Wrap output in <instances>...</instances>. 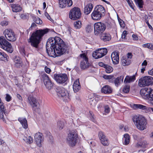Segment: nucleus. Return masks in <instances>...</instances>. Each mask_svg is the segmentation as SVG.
I'll return each mask as SVG.
<instances>
[{"label": "nucleus", "mask_w": 153, "mask_h": 153, "mask_svg": "<svg viewBox=\"0 0 153 153\" xmlns=\"http://www.w3.org/2000/svg\"><path fill=\"white\" fill-rule=\"evenodd\" d=\"M81 59L80 63V67L82 69L88 68L90 65V64L88 61V59L85 53L81 54L80 55Z\"/></svg>", "instance_id": "9d476101"}, {"label": "nucleus", "mask_w": 153, "mask_h": 153, "mask_svg": "<svg viewBox=\"0 0 153 153\" xmlns=\"http://www.w3.org/2000/svg\"><path fill=\"white\" fill-rule=\"evenodd\" d=\"M48 32V29L47 28L36 30L32 34L28 40V42L32 47L37 48L42 37Z\"/></svg>", "instance_id": "f03ea898"}, {"label": "nucleus", "mask_w": 153, "mask_h": 153, "mask_svg": "<svg viewBox=\"0 0 153 153\" xmlns=\"http://www.w3.org/2000/svg\"><path fill=\"white\" fill-rule=\"evenodd\" d=\"M45 15L47 17L48 19L49 20H51V18L48 13H47V12H45Z\"/></svg>", "instance_id": "338daca9"}, {"label": "nucleus", "mask_w": 153, "mask_h": 153, "mask_svg": "<svg viewBox=\"0 0 153 153\" xmlns=\"http://www.w3.org/2000/svg\"><path fill=\"white\" fill-rule=\"evenodd\" d=\"M111 58L114 64H117L119 62V53L118 51L113 52L111 55Z\"/></svg>", "instance_id": "aec40b11"}, {"label": "nucleus", "mask_w": 153, "mask_h": 153, "mask_svg": "<svg viewBox=\"0 0 153 153\" xmlns=\"http://www.w3.org/2000/svg\"><path fill=\"white\" fill-rule=\"evenodd\" d=\"M28 102L32 106L33 111L37 112H39L40 105L36 98L29 96L28 98Z\"/></svg>", "instance_id": "0eeeda50"}, {"label": "nucleus", "mask_w": 153, "mask_h": 153, "mask_svg": "<svg viewBox=\"0 0 153 153\" xmlns=\"http://www.w3.org/2000/svg\"><path fill=\"white\" fill-rule=\"evenodd\" d=\"M102 92L105 94L110 93L112 92V90L111 87L108 85L104 86L102 89Z\"/></svg>", "instance_id": "c756f323"}, {"label": "nucleus", "mask_w": 153, "mask_h": 153, "mask_svg": "<svg viewBox=\"0 0 153 153\" xmlns=\"http://www.w3.org/2000/svg\"><path fill=\"white\" fill-rule=\"evenodd\" d=\"M78 137V135L76 130L70 131L66 139L67 143L70 147L75 146L77 142Z\"/></svg>", "instance_id": "20e7f679"}, {"label": "nucleus", "mask_w": 153, "mask_h": 153, "mask_svg": "<svg viewBox=\"0 0 153 153\" xmlns=\"http://www.w3.org/2000/svg\"><path fill=\"white\" fill-rule=\"evenodd\" d=\"M149 100L150 103L153 105V89L151 88V91H150L149 94Z\"/></svg>", "instance_id": "a19ab883"}, {"label": "nucleus", "mask_w": 153, "mask_h": 153, "mask_svg": "<svg viewBox=\"0 0 153 153\" xmlns=\"http://www.w3.org/2000/svg\"><path fill=\"white\" fill-rule=\"evenodd\" d=\"M89 113H90V119L93 122H95V120L94 117L93 115L92 114V112H91V111H90Z\"/></svg>", "instance_id": "052dcab7"}, {"label": "nucleus", "mask_w": 153, "mask_h": 153, "mask_svg": "<svg viewBox=\"0 0 153 153\" xmlns=\"http://www.w3.org/2000/svg\"><path fill=\"white\" fill-rule=\"evenodd\" d=\"M131 63V60L126 57H123L122 59V64L123 66L129 65Z\"/></svg>", "instance_id": "7c9ffc66"}, {"label": "nucleus", "mask_w": 153, "mask_h": 153, "mask_svg": "<svg viewBox=\"0 0 153 153\" xmlns=\"http://www.w3.org/2000/svg\"><path fill=\"white\" fill-rule=\"evenodd\" d=\"M81 14L80 9L75 7L70 10L69 13V18L72 20H76L80 17Z\"/></svg>", "instance_id": "6e6552de"}, {"label": "nucleus", "mask_w": 153, "mask_h": 153, "mask_svg": "<svg viewBox=\"0 0 153 153\" xmlns=\"http://www.w3.org/2000/svg\"><path fill=\"white\" fill-rule=\"evenodd\" d=\"M57 126L59 130H62L64 127L63 122L61 121H58L57 123Z\"/></svg>", "instance_id": "37998d69"}, {"label": "nucleus", "mask_w": 153, "mask_h": 153, "mask_svg": "<svg viewBox=\"0 0 153 153\" xmlns=\"http://www.w3.org/2000/svg\"><path fill=\"white\" fill-rule=\"evenodd\" d=\"M105 111V113H108L110 111V108L108 106L106 105L104 106Z\"/></svg>", "instance_id": "603ef678"}, {"label": "nucleus", "mask_w": 153, "mask_h": 153, "mask_svg": "<svg viewBox=\"0 0 153 153\" xmlns=\"http://www.w3.org/2000/svg\"><path fill=\"white\" fill-rule=\"evenodd\" d=\"M3 34L7 39L10 41L14 42L16 40L15 34L11 29H5Z\"/></svg>", "instance_id": "9b49d317"}, {"label": "nucleus", "mask_w": 153, "mask_h": 153, "mask_svg": "<svg viewBox=\"0 0 153 153\" xmlns=\"http://www.w3.org/2000/svg\"><path fill=\"white\" fill-rule=\"evenodd\" d=\"M74 26L76 29H79L81 27V22L78 21L74 23Z\"/></svg>", "instance_id": "ea45409f"}, {"label": "nucleus", "mask_w": 153, "mask_h": 153, "mask_svg": "<svg viewBox=\"0 0 153 153\" xmlns=\"http://www.w3.org/2000/svg\"><path fill=\"white\" fill-rule=\"evenodd\" d=\"M133 109H135L137 108L145 110L146 113H152V108L147 107L146 106L141 104H134L133 106Z\"/></svg>", "instance_id": "a211bd4d"}, {"label": "nucleus", "mask_w": 153, "mask_h": 153, "mask_svg": "<svg viewBox=\"0 0 153 153\" xmlns=\"http://www.w3.org/2000/svg\"><path fill=\"white\" fill-rule=\"evenodd\" d=\"M94 27L95 34L97 35L104 31L105 29L106 26L104 23L98 22L94 24Z\"/></svg>", "instance_id": "f8f14e48"}, {"label": "nucleus", "mask_w": 153, "mask_h": 153, "mask_svg": "<svg viewBox=\"0 0 153 153\" xmlns=\"http://www.w3.org/2000/svg\"><path fill=\"white\" fill-rule=\"evenodd\" d=\"M151 91V88H145L141 90L140 94L143 98L147 99L149 97V94Z\"/></svg>", "instance_id": "6ab92c4d"}, {"label": "nucleus", "mask_w": 153, "mask_h": 153, "mask_svg": "<svg viewBox=\"0 0 153 153\" xmlns=\"http://www.w3.org/2000/svg\"><path fill=\"white\" fill-rule=\"evenodd\" d=\"M14 62L15 63V65L16 67L20 68L22 66V62L19 57H16L14 59Z\"/></svg>", "instance_id": "c85d7f7f"}, {"label": "nucleus", "mask_w": 153, "mask_h": 153, "mask_svg": "<svg viewBox=\"0 0 153 153\" xmlns=\"http://www.w3.org/2000/svg\"><path fill=\"white\" fill-rule=\"evenodd\" d=\"M113 77V76L111 75H103V77L105 79H109V81L111 80V79Z\"/></svg>", "instance_id": "3c124183"}, {"label": "nucleus", "mask_w": 153, "mask_h": 153, "mask_svg": "<svg viewBox=\"0 0 153 153\" xmlns=\"http://www.w3.org/2000/svg\"><path fill=\"white\" fill-rule=\"evenodd\" d=\"M8 56L4 52H0V60L4 62L8 61Z\"/></svg>", "instance_id": "72a5a7b5"}, {"label": "nucleus", "mask_w": 153, "mask_h": 153, "mask_svg": "<svg viewBox=\"0 0 153 153\" xmlns=\"http://www.w3.org/2000/svg\"><path fill=\"white\" fill-rule=\"evenodd\" d=\"M153 83V78L152 76H146L140 79L138 81V85L141 87L148 86Z\"/></svg>", "instance_id": "39448f33"}, {"label": "nucleus", "mask_w": 153, "mask_h": 153, "mask_svg": "<svg viewBox=\"0 0 153 153\" xmlns=\"http://www.w3.org/2000/svg\"><path fill=\"white\" fill-rule=\"evenodd\" d=\"M100 38L103 41L106 42L111 39V36L109 33H104L102 34Z\"/></svg>", "instance_id": "bb28decb"}, {"label": "nucleus", "mask_w": 153, "mask_h": 153, "mask_svg": "<svg viewBox=\"0 0 153 153\" xmlns=\"http://www.w3.org/2000/svg\"><path fill=\"white\" fill-rule=\"evenodd\" d=\"M93 6L91 3H88L86 5L84 8V13L86 15L89 14L92 11Z\"/></svg>", "instance_id": "5701e85b"}, {"label": "nucleus", "mask_w": 153, "mask_h": 153, "mask_svg": "<svg viewBox=\"0 0 153 153\" xmlns=\"http://www.w3.org/2000/svg\"><path fill=\"white\" fill-rule=\"evenodd\" d=\"M34 138L36 145L39 147H42V143L44 140V137L42 134L39 132L36 133L35 135Z\"/></svg>", "instance_id": "dca6fc26"}, {"label": "nucleus", "mask_w": 153, "mask_h": 153, "mask_svg": "<svg viewBox=\"0 0 153 153\" xmlns=\"http://www.w3.org/2000/svg\"><path fill=\"white\" fill-rule=\"evenodd\" d=\"M93 30V26L91 24L88 25L86 27L85 30L86 32L90 33L92 32Z\"/></svg>", "instance_id": "e433bc0d"}, {"label": "nucleus", "mask_w": 153, "mask_h": 153, "mask_svg": "<svg viewBox=\"0 0 153 153\" xmlns=\"http://www.w3.org/2000/svg\"><path fill=\"white\" fill-rule=\"evenodd\" d=\"M11 99V97L8 94H6V97H5L6 100L7 102L10 101Z\"/></svg>", "instance_id": "864d4df0"}, {"label": "nucleus", "mask_w": 153, "mask_h": 153, "mask_svg": "<svg viewBox=\"0 0 153 153\" xmlns=\"http://www.w3.org/2000/svg\"><path fill=\"white\" fill-rule=\"evenodd\" d=\"M8 22L6 21H2L1 23L2 26H5L8 25Z\"/></svg>", "instance_id": "680f3d73"}, {"label": "nucleus", "mask_w": 153, "mask_h": 153, "mask_svg": "<svg viewBox=\"0 0 153 153\" xmlns=\"http://www.w3.org/2000/svg\"><path fill=\"white\" fill-rule=\"evenodd\" d=\"M18 120L20 123L23 128L25 129L27 128V122L25 118L19 117L18 119Z\"/></svg>", "instance_id": "cd10ccee"}, {"label": "nucleus", "mask_w": 153, "mask_h": 153, "mask_svg": "<svg viewBox=\"0 0 153 153\" xmlns=\"http://www.w3.org/2000/svg\"><path fill=\"white\" fill-rule=\"evenodd\" d=\"M130 136L128 134H126L124 135V137L123 138V144L125 145H127L130 142Z\"/></svg>", "instance_id": "473e14b6"}, {"label": "nucleus", "mask_w": 153, "mask_h": 153, "mask_svg": "<svg viewBox=\"0 0 153 153\" xmlns=\"http://www.w3.org/2000/svg\"><path fill=\"white\" fill-rule=\"evenodd\" d=\"M143 46L144 48H147L151 50H153V45L150 43H146L143 45Z\"/></svg>", "instance_id": "a18cd8bd"}, {"label": "nucleus", "mask_w": 153, "mask_h": 153, "mask_svg": "<svg viewBox=\"0 0 153 153\" xmlns=\"http://www.w3.org/2000/svg\"><path fill=\"white\" fill-rule=\"evenodd\" d=\"M23 139L27 143L29 144L33 142V138L30 136H29L28 137H24Z\"/></svg>", "instance_id": "c9c22d12"}, {"label": "nucleus", "mask_w": 153, "mask_h": 153, "mask_svg": "<svg viewBox=\"0 0 153 153\" xmlns=\"http://www.w3.org/2000/svg\"><path fill=\"white\" fill-rule=\"evenodd\" d=\"M0 110L3 111H5V109L4 105V103L1 102V100L0 98Z\"/></svg>", "instance_id": "49530a36"}, {"label": "nucleus", "mask_w": 153, "mask_h": 153, "mask_svg": "<svg viewBox=\"0 0 153 153\" xmlns=\"http://www.w3.org/2000/svg\"><path fill=\"white\" fill-rule=\"evenodd\" d=\"M127 2L128 3L129 5V6L131 7V8L134 9V5L132 1L131 0Z\"/></svg>", "instance_id": "13d9d810"}, {"label": "nucleus", "mask_w": 153, "mask_h": 153, "mask_svg": "<svg viewBox=\"0 0 153 153\" xmlns=\"http://www.w3.org/2000/svg\"><path fill=\"white\" fill-rule=\"evenodd\" d=\"M127 31L126 30H124L122 35V39H125L126 38V37L127 34Z\"/></svg>", "instance_id": "5fc2aeb1"}, {"label": "nucleus", "mask_w": 153, "mask_h": 153, "mask_svg": "<svg viewBox=\"0 0 153 153\" xmlns=\"http://www.w3.org/2000/svg\"><path fill=\"white\" fill-rule=\"evenodd\" d=\"M136 79V76L135 75L133 76H127L124 80V83L127 84L134 82Z\"/></svg>", "instance_id": "412c9836"}, {"label": "nucleus", "mask_w": 153, "mask_h": 153, "mask_svg": "<svg viewBox=\"0 0 153 153\" xmlns=\"http://www.w3.org/2000/svg\"><path fill=\"white\" fill-rule=\"evenodd\" d=\"M94 10L102 16H103L105 12L104 8L101 5H97Z\"/></svg>", "instance_id": "393cba45"}, {"label": "nucleus", "mask_w": 153, "mask_h": 153, "mask_svg": "<svg viewBox=\"0 0 153 153\" xmlns=\"http://www.w3.org/2000/svg\"><path fill=\"white\" fill-rule=\"evenodd\" d=\"M0 47L10 53H11L13 51L11 44L3 36L0 37Z\"/></svg>", "instance_id": "423d86ee"}, {"label": "nucleus", "mask_w": 153, "mask_h": 153, "mask_svg": "<svg viewBox=\"0 0 153 153\" xmlns=\"http://www.w3.org/2000/svg\"><path fill=\"white\" fill-rule=\"evenodd\" d=\"M66 6L68 7L71 6L73 4V2L71 0H65Z\"/></svg>", "instance_id": "8fccbe9b"}, {"label": "nucleus", "mask_w": 153, "mask_h": 153, "mask_svg": "<svg viewBox=\"0 0 153 153\" xmlns=\"http://www.w3.org/2000/svg\"><path fill=\"white\" fill-rule=\"evenodd\" d=\"M45 70L46 72L48 74H49L51 72V69L47 66L45 67Z\"/></svg>", "instance_id": "4d7b16f0"}, {"label": "nucleus", "mask_w": 153, "mask_h": 153, "mask_svg": "<svg viewBox=\"0 0 153 153\" xmlns=\"http://www.w3.org/2000/svg\"><path fill=\"white\" fill-rule=\"evenodd\" d=\"M59 0V5L60 7L61 8H63L65 7L66 6L65 0Z\"/></svg>", "instance_id": "58836bf2"}, {"label": "nucleus", "mask_w": 153, "mask_h": 153, "mask_svg": "<svg viewBox=\"0 0 153 153\" xmlns=\"http://www.w3.org/2000/svg\"><path fill=\"white\" fill-rule=\"evenodd\" d=\"M148 74L149 75L153 76V68L148 71Z\"/></svg>", "instance_id": "774afa93"}, {"label": "nucleus", "mask_w": 153, "mask_h": 153, "mask_svg": "<svg viewBox=\"0 0 153 153\" xmlns=\"http://www.w3.org/2000/svg\"><path fill=\"white\" fill-rule=\"evenodd\" d=\"M132 37L133 39L135 40H138V37L135 34H133L132 35Z\"/></svg>", "instance_id": "69168bd1"}, {"label": "nucleus", "mask_w": 153, "mask_h": 153, "mask_svg": "<svg viewBox=\"0 0 153 153\" xmlns=\"http://www.w3.org/2000/svg\"><path fill=\"white\" fill-rule=\"evenodd\" d=\"M73 88L75 92H78L80 89L81 87L78 79L74 82Z\"/></svg>", "instance_id": "4be33fe9"}, {"label": "nucleus", "mask_w": 153, "mask_h": 153, "mask_svg": "<svg viewBox=\"0 0 153 153\" xmlns=\"http://www.w3.org/2000/svg\"><path fill=\"white\" fill-rule=\"evenodd\" d=\"M147 146V143L146 141H143L140 142L139 143H138L137 145V147H142L143 148L146 147Z\"/></svg>", "instance_id": "f704fd0d"}, {"label": "nucleus", "mask_w": 153, "mask_h": 153, "mask_svg": "<svg viewBox=\"0 0 153 153\" xmlns=\"http://www.w3.org/2000/svg\"><path fill=\"white\" fill-rule=\"evenodd\" d=\"M130 90V86L128 85H126L123 88V91L125 93H128Z\"/></svg>", "instance_id": "c03bdc74"}, {"label": "nucleus", "mask_w": 153, "mask_h": 153, "mask_svg": "<svg viewBox=\"0 0 153 153\" xmlns=\"http://www.w3.org/2000/svg\"><path fill=\"white\" fill-rule=\"evenodd\" d=\"M99 65L101 67H103L104 68H105L106 66L107 65V64H106L104 63L103 62H99L98 63Z\"/></svg>", "instance_id": "e2e57ef3"}, {"label": "nucleus", "mask_w": 153, "mask_h": 153, "mask_svg": "<svg viewBox=\"0 0 153 153\" xmlns=\"http://www.w3.org/2000/svg\"><path fill=\"white\" fill-rule=\"evenodd\" d=\"M57 95L59 97L63 98L64 100H69V94L68 91L63 87H58L56 90Z\"/></svg>", "instance_id": "1a4fd4ad"}, {"label": "nucleus", "mask_w": 153, "mask_h": 153, "mask_svg": "<svg viewBox=\"0 0 153 153\" xmlns=\"http://www.w3.org/2000/svg\"><path fill=\"white\" fill-rule=\"evenodd\" d=\"M44 84L46 88L48 89H51L53 87V84L50 80L48 75L45 73L42 75Z\"/></svg>", "instance_id": "ddd939ff"}, {"label": "nucleus", "mask_w": 153, "mask_h": 153, "mask_svg": "<svg viewBox=\"0 0 153 153\" xmlns=\"http://www.w3.org/2000/svg\"><path fill=\"white\" fill-rule=\"evenodd\" d=\"M118 21L120 26L122 27H124L125 24L123 21L121 19H119Z\"/></svg>", "instance_id": "6e6d98bb"}, {"label": "nucleus", "mask_w": 153, "mask_h": 153, "mask_svg": "<svg viewBox=\"0 0 153 153\" xmlns=\"http://www.w3.org/2000/svg\"><path fill=\"white\" fill-rule=\"evenodd\" d=\"M102 16L94 10L91 14L92 19L94 20H100Z\"/></svg>", "instance_id": "b1692460"}, {"label": "nucleus", "mask_w": 153, "mask_h": 153, "mask_svg": "<svg viewBox=\"0 0 153 153\" xmlns=\"http://www.w3.org/2000/svg\"><path fill=\"white\" fill-rule=\"evenodd\" d=\"M134 1L136 4H138L139 8H142L143 7V0H134Z\"/></svg>", "instance_id": "79ce46f5"}, {"label": "nucleus", "mask_w": 153, "mask_h": 153, "mask_svg": "<svg viewBox=\"0 0 153 153\" xmlns=\"http://www.w3.org/2000/svg\"><path fill=\"white\" fill-rule=\"evenodd\" d=\"M132 120L137 128L139 130H143L146 128V120L141 115H135L133 116Z\"/></svg>", "instance_id": "7ed1b4c3"}, {"label": "nucleus", "mask_w": 153, "mask_h": 153, "mask_svg": "<svg viewBox=\"0 0 153 153\" xmlns=\"http://www.w3.org/2000/svg\"><path fill=\"white\" fill-rule=\"evenodd\" d=\"M34 21L35 23L38 24H41L42 23V21L38 17L35 18L34 19Z\"/></svg>", "instance_id": "de8ad7c7"}, {"label": "nucleus", "mask_w": 153, "mask_h": 153, "mask_svg": "<svg viewBox=\"0 0 153 153\" xmlns=\"http://www.w3.org/2000/svg\"><path fill=\"white\" fill-rule=\"evenodd\" d=\"M5 111L0 110V119H3L4 118V113L5 114Z\"/></svg>", "instance_id": "bf43d9fd"}, {"label": "nucleus", "mask_w": 153, "mask_h": 153, "mask_svg": "<svg viewBox=\"0 0 153 153\" xmlns=\"http://www.w3.org/2000/svg\"><path fill=\"white\" fill-rule=\"evenodd\" d=\"M98 136L101 143L104 146H107L109 144L108 139L106 137L103 132L100 131L99 133Z\"/></svg>", "instance_id": "f3484780"}, {"label": "nucleus", "mask_w": 153, "mask_h": 153, "mask_svg": "<svg viewBox=\"0 0 153 153\" xmlns=\"http://www.w3.org/2000/svg\"><path fill=\"white\" fill-rule=\"evenodd\" d=\"M54 78L58 83H63L68 80V77L65 74H54Z\"/></svg>", "instance_id": "2eb2a0df"}, {"label": "nucleus", "mask_w": 153, "mask_h": 153, "mask_svg": "<svg viewBox=\"0 0 153 153\" xmlns=\"http://www.w3.org/2000/svg\"><path fill=\"white\" fill-rule=\"evenodd\" d=\"M89 102L92 106H95L96 105V100L94 99H90Z\"/></svg>", "instance_id": "09e8293b"}, {"label": "nucleus", "mask_w": 153, "mask_h": 153, "mask_svg": "<svg viewBox=\"0 0 153 153\" xmlns=\"http://www.w3.org/2000/svg\"><path fill=\"white\" fill-rule=\"evenodd\" d=\"M107 53L106 48H101L95 51L92 54L94 58L96 59L100 58L105 55Z\"/></svg>", "instance_id": "4468645a"}, {"label": "nucleus", "mask_w": 153, "mask_h": 153, "mask_svg": "<svg viewBox=\"0 0 153 153\" xmlns=\"http://www.w3.org/2000/svg\"><path fill=\"white\" fill-rule=\"evenodd\" d=\"M46 49L48 55L54 57L64 54L66 51L67 47L59 37L56 36L48 39Z\"/></svg>", "instance_id": "f257e3e1"}, {"label": "nucleus", "mask_w": 153, "mask_h": 153, "mask_svg": "<svg viewBox=\"0 0 153 153\" xmlns=\"http://www.w3.org/2000/svg\"><path fill=\"white\" fill-rule=\"evenodd\" d=\"M132 54L131 53H128L127 54V56L126 57L127 58H128L129 59H130L132 58Z\"/></svg>", "instance_id": "0e129e2a"}, {"label": "nucleus", "mask_w": 153, "mask_h": 153, "mask_svg": "<svg viewBox=\"0 0 153 153\" xmlns=\"http://www.w3.org/2000/svg\"><path fill=\"white\" fill-rule=\"evenodd\" d=\"M105 71L107 73H110L113 71V69L111 66L107 65L105 68Z\"/></svg>", "instance_id": "4c0bfd02"}, {"label": "nucleus", "mask_w": 153, "mask_h": 153, "mask_svg": "<svg viewBox=\"0 0 153 153\" xmlns=\"http://www.w3.org/2000/svg\"><path fill=\"white\" fill-rule=\"evenodd\" d=\"M10 6L12 10L14 12H20L22 10V7L18 4H11Z\"/></svg>", "instance_id": "a878e982"}, {"label": "nucleus", "mask_w": 153, "mask_h": 153, "mask_svg": "<svg viewBox=\"0 0 153 153\" xmlns=\"http://www.w3.org/2000/svg\"><path fill=\"white\" fill-rule=\"evenodd\" d=\"M124 76H121L116 78L114 80V83L116 86L119 85L122 82H123Z\"/></svg>", "instance_id": "2f4dec72"}]
</instances>
